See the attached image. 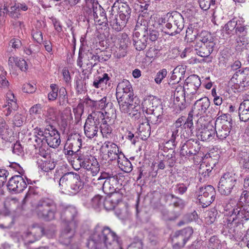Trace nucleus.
<instances>
[{
	"label": "nucleus",
	"mask_w": 249,
	"mask_h": 249,
	"mask_svg": "<svg viewBox=\"0 0 249 249\" xmlns=\"http://www.w3.org/2000/svg\"><path fill=\"white\" fill-rule=\"evenodd\" d=\"M89 249H115L119 247L118 236L108 227L97 225L87 243Z\"/></svg>",
	"instance_id": "1"
},
{
	"label": "nucleus",
	"mask_w": 249,
	"mask_h": 249,
	"mask_svg": "<svg viewBox=\"0 0 249 249\" xmlns=\"http://www.w3.org/2000/svg\"><path fill=\"white\" fill-rule=\"evenodd\" d=\"M157 24L163 32L173 36L179 34L184 28V19L180 13L174 11L160 18Z\"/></svg>",
	"instance_id": "2"
},
{
	"label": "nucleus",
	"mask_w": 249,
	"mask_h": 249,
	"mask_svg": "<svg viewBox=\"0 0 249 249\" xmlns=\"http://www.w3.org/2000/svg\"><path fill=\"white\" fill-rule=\"evenodd\" d=\"M226 214L229 215L230 221H236V223L243 222L249 219V201L245 199L239 200L236 203L227 204L224 207Z\"/></svg>",
	"instance_id": "3"
},
{
	"label": "nucleus",
	"mask_w": 249,
	"mask_h": 249,
	"mask_svg": "<svg viewBox=\"0 0 249 249\" xmlns=\"http://www.w3.org/2000/svg\"><path fill=\"white\" fill-rule=\"evenodd\" d=\"M32 211L38 217L49 221L54 218L57 206L53 199L44 197L32 204Z\"/></svg>",
	"instance_id": "4"
},
{
	"label": "nucleus",
	"mask_w": 249,
	"mask_h": 249,
	"mask_svg": "<svg viewBox=\"0 0 249 249\" xmlns=\"http://www.w3.org/2000/svg\"><path fill=\"white\" fill-rule=\"evenodd\" d=\"M105 119L104 114L101 111H94L89 114L84 125V133L89 139L98 136L101 121Z\"/></svg>",
	"instance_id": "5"
},
{
	"label": "nucleus",
	"mask_w": 249,
	"mask_h": 249,
	"mask_svg": "<svg viewBox=\"0 0 249 249\" xmlns=\"http://www.w3.org/2000/svg\"><path fill=\"white\" fill-rule=\"evenodd\" d=\"M59 186L70 195H74L82 189L83 184L78 174L68 172L59 179Z\"/></svg>",
	"instance_id": "6"
},
{
	"label": "nucleus",
	"mask_w": 249,
	"mask_h": 249,
	"mask_svg": "<svg viewBox=\"0 0 249 249\" xmlns=\"http://www.w3.org/2000/svg\"><path fill=\"white\" fill-rule=\"evenodd\" d=\"M117 176L116 174L111 172L101 173V175L96 180L93 178L92 180V183L94 185H97L100 183L102 185L103 191L107 194H112L114 193L116 189L118 184Z\"/></svg>",
	"instance_id": "7"
},
{
	"label": "nucleus",
	"mask_w": 249,
	"mask_h": 249,
	"mask_svg": "<svg viewBox=\"0 0 249 249\" xmlns=\"http://www.w3.org/2000/svg\"><path fill=\"white\" fill-rule=\"evenodd\" d=\"M232 120L229 115L224 114L218 117L215 122V133L220 140H225L231 132L232 127Z\"/></svg>",
	"instance_id": "8"
},
{
	"label": "nucleus",
	"mask_w": 249,
	"mask_h": 249,
	"mask_svg": "<svg viewBox=\"0 0 249 249\" xmlns=\"http://www.w3.org/2000/svg\"><path fill=\"white\" fill-rule=\"evenodd\" d=\"M237 182V176L232 172L224 174L218 184V191L222 195L228 196L231 194Z\"/></svg>",
	"instance_id": "9"
},
{
	"label": "nucleus",
	"mask_w": 249,
	"mask_h": 249,
	"mask_svg": "<svg viewBox=\"0 0 249 249\" xmlns=\"http://www.w3.org/2000/svg\"><path fill=\"white\" fill-rule=\"evenodd\" d=\"M80 166L86 170L87 174L92 177L97 175L100 171V165L97 160L93 157L81 155L77 159Z\"/></svg>",
	"instance_id": "10"
},
{
	"label": "nucleus",
	"mask_w": 249,
	"mask_h": 249,
	"mask_svg": "<svg viewBox=\"0 0 249 249\" xmlns=\"http://www.w3.org/2000/svg\"><path fill=\"white\" fill-rule=\"evenodd\" d=\"M214 188L211 185L200 188L196 192L197 199L204 208L209 206L214 200L215 196Z\"/></svg>",
	"instance_id": "11"
},
{
	"label": "nucleus",
	"mask_w": 249,
	"mask_h": 249,
	"mask_svg": "<svg viewBox=\"0 0 249 249\" xmlns=\"http://www.w3.org/2000/svg\"><path fill=\"white\" fill-rule=\"evenodd\" d=\"M193 118V114L190 112L185 122L184 117H180L176 121L173 126L184 130V132L181 131V135H183L184 138H188L193 133L194 129Z\"/></svg>",
	"instance_id": "12"
},
{
	"label": "nucleus",
	"mask_w": 249,
	"mask_h": 249,
	"mask_svg": "<svg viewBox=\"0 0 249 249\" xmlns=\"http://www.w3.org/2000/svg\"><path fill=\"white\" fill-rule=\"evenodd\" d=\"M201 85V82L198 76L192 75L186 80L184 85L185 92L187 95H191V100L197 99V90Z\"/></svg>",
	"instance_id": "13"
},
{
	"label": "nucleus",
	"mask_w": 249,
	"mask_h": 249,
	"mask_svg": "<svg viewBox=\"0 0 249 249\" xmlns=\"http://www.w3.org/2000/svg\"><path fill=\"white\" fill-rule=\"evenodd\" d=\"M248 27L247 25L245 24V20L242 18H238L235 33L237 36L235 40L239 46H244L248 43V39L246 36L248 34Z\"/></svg>",
	"instance_id": "14"
},
{
	"label": "nucleus",
	"mask_w": 249,
	"mask_h": 249,
	"mask_svg": "<svg viewBox=\"0 0 249 249\" xmlns=\"http://www.w3.org/2000/svg\"><path fill=\"white\" fill-rule=\"evenodd\" d=\"M130 82L127 80L120 82L116 88V96L117 100L130 98L134 96Z\"/></svg>",
	"instance_id": "15"
},
{
	"label": "nucleus",
	"mask_w": 249,
	"mask_h": 249,
	"mask_svg": "<svg viewBox=\"0 0 249 249\" xmlns=\"http://www.w3.org/2000/svg\"><path fill=\"white\" fill-rule=\"evenodd\" d=\"M210 104L211 102L208 97L200 98L195 102L191 112L193 115L197 116H202L206 113Z\"/></svg>",
	"instance_id": "16"
},
{
	"label": "nucleus",
	"mask_w": 249,
	"mask_h": 249,
	"mask_svg": "<svg viewBox=\"0 0 249 249\" xmlns=\"http://www.w3.org/2000/svg\"><path fill=\"white\" fill-rule=\"evenodd\" d=\"M232 82L239 85L240 87H246L249 86V68L236 71L231 78Z\"/></svg>",
	"instance_id": "17"
},
{
	"label": "nucleus",
	"mask_w": 249,
	"mask_h": 249,
	"mask_svg": "<svg viewBox=\"0 0 249 249\" xmlns=\"http://www.w3.org/2000/svg\"><path fill=\"white\" fill-rule=\"evenodd\" d=\"M27 187V183L21 176H15L8 181L7 188L10 191L20 193Z\"/></svg>",
	"instance_id": "18"
},
{
	"label": "nucleus",
	"mask_w": 249,
	"mask_h": 249,
	"mask_svg": "<svg viewBox=\"0 0 249 249\" xmlns=\"http://www.w3.org/2000/svg\"><path fill=\"white\" fill-rule=\"evenodd\" d=\"M160 100L154 96H148L144 98L142 104L143 112L146 113H152L154 111L157 110L160 105Z\"/></svg>",
	"instance_id": "19"
},
{
	"label": "nucleus",
	"mask_w": 249,
	"mask_h": 249,
	"mask_svg": "<svg viewBox=\"0 0 249 249\" xmlns=\"http://www.w3.org/2000/svg\"><path fill=\"white\" fill-rule=\"evenodd\" d=\"M92 12L95 22L99 25L106 27L108 25V20L104 9L99 5L97 2H93Z\"/></svg>",
	"instance_id": "20"
},
{
	"label": "nucleus",
	"mask_w": 249,
	"mask_h": 249,
	"mask_svg": "<svg viewBox=\"0 0 249 249\" xmlns=\"http://www.w3.org/2000/svg\"><path fill=\"white\" fill-rule=\"evenodd\" d=\"M102 149L107 152V156L110 160H117L121 154H123L122 151H119L117 145L111 142H106L102 146Z\"/></svg>",
	"instance_id": "21"
},
{
	"label": "nucleus",
	"mask_w": 249,
	"mask_h": 249,
	"mask_svg": "<svg viewBox=\"0 0 249 249\" xmlns=\"http://www.w3.org/2000/svg\"><path fill=\"white\" fill-rule=\"evenodd\" d=\"M116 9L118 10V14L120 18L128 21L130 18L131 9L126 2H122L120 0H117L111 8V11Z\"/></svg>",
	"instance_id": "22"
},
{
	"label": "nucleus",
	"mask_w": 249,
	"mask_h": 249,
	"mask_svg": "<svg viewBox=\"0 0 249 249\" xmlns=\"http://www.w3.org/2000/svg\"><path fill=\"white\" fill-rule=\"evenodd\" d=\"M49 134H48L43 143L45 145L53 148H57L61 143L60 135L58 131L50 126Z\"/></svg>",
	"instance_id": "23"
},
{
	"label": "nucleus",
	"mask_w": 249,
	"mask_h": 249,
	"mask_svg": "<svg viewBox=\"0 0 249 249\" xmlns=\"http://www.w3.org/2000/svg\"><path fill=\"white\" fill-rule=\"evenodd\" d=\"M74 228V226H69L68 224H63V229L59 238L61 244L65 245L70 244L75 233Z\"/></svg>",
	"instance_id": "24"
},
{
	"label": "nucleus",
	"mask_w": 249,
	"mask_h": 249,
	"mask_svg": "<svg viewBox=\"0 0 249 249\" xmlns=\"http://www.w3.org/2000/svg\"><path fill=\"white\" fill-rule=\"evenodd\" d=\"M77 213L76 208L73 206L67 207L61 214V219L63 224H68L69 226H75L74 217Z\"/></svg>",
	"instance_id": "25"
},
{
	"label": "nucleus",
	"mask_w": 249,
	"mask_h": 249,
	"mask_svg": "<svg viewBox=\"0 0 249 249\" xmlns=\"http://www.w3.org/2000/svg\"><path fill=\"white\" fill-rule=\"evenodd\" d=\"M127 22L125 19L120 18L119 16L113 14L112 11L108 17L109 25L117 32L121 31L125 26Z\"/></svg>",
	"instance_id": "26"
},
{
	"label": "nucleus",
	"mask_w": 249,
	"mask_h": 249,
	"mask_svg": "<svg viewBox=\"0 0 249 249\" xmlns=\"http://www.w3.org/2000/svg\"><path fill=\"white\" fill-rule=\"evenodd\" d=\"M42 231L43 230L40 228H32L22 235L25 244L32 243L38 240L42 234Z\"/></svg>",
	"instance_id": "27"
},
{
	"label": "nucleus",
	"mask_w": 249,
	"mask_h": 249,
	"mask_svg": "<svg viewBox=\"0 0 249 249\" xmlns=\"http://www.w3.org/2000/svg\"><path fill=\"white\" fill-rule=\"evenodd\" d=\"M82 143L81 136L78 133H73L69 136L65 145L76 153L81 148Z\"/></svg>",
	"instance_id": "28"
},
{
	"label": "nucleus",
	"mask_w": 249,
	"mask_h": 249,
	"mask_svg": "<svg viewBox=\"0 0 249 249\" xmlns=\"http://www.w3.org/2000/svg\"><path fill=\"white\" fill-rule=\"evenodd\" d=\"M6 104L3 105L5 108L4 114L6 116H9L12 112L13 110H16L18 108L17 100L13 93L9 91L6 94Z\"/></svg>",
	"instance_id": "29"
},
{
	"label": "nucleus",
	"mask_w": 249,
	"mask_h": 249,
	"mask_svg": "<svg viewBox=\"0 0 249 249\" xmlns=\"http://www.w3.org/2000/svg\"><path fill=\"white\" fill-rule=\"evenodd\" d=\"M133 45L136 49L138 51L144 50L148 43V36L143 35L140 36V33L135 31L133 34Z\"/></svg>",
	"instance_id": "30"
},
{
	"label": "nucleus",
	"mask_w": 249,
	"mask_h": 249,
	"mask_svg": "<svg viewBox=\"0 0 249 249\" xmlns=\"http://www.w3.org/2000/svg\"><path fill=\"white\" fill-rule=\"evenodd\" d=\"M139 127L138 130L142 139H146L150 135V126L148 119L143 115L138 121Z\"/></svg>",
	"instance_id": "31"
},
{
	"label": "nucleus",
	"mask_w": 249,
	"mask_h": 249,
	"mask_svg": "<svg viewBox=\"0 0 249 249\" xmlns=\"http://www.w3.org/2000/svg\"><path fill=\"white\" fill-rule=\"evenodd\" d=\"M134 96L130 97V98H127V99H122L117 100L120 107V111L122 113L129 114L132 111L133 108H134L136 102L134 101Z\"/></svg>",
	"instance_id": "32"
},
{
	"label": "nucleus",
	"mask_w": 249,
	"mask_h": 249,
	"mask_svg": "<svg viewBox=\"0 0 249 249\" xmlns=\"http://www.w3.org/2000/svg\"><path fill=\"white\" fill-rule=\"evenodd\" d=\"M104 197L100 195H96L90 200L84 203L85 207L89 209H93L99 211L103 207Z\"/></svg>",
	"instance_id": "33"
},
{
	"label": "nucleus",
	"mask_w": 249,
	"mask_h": 249,
	"mask_svg": "<svg viewBox=\"0 0 249 249\" xmlns=\"http://www.w3.org/2000/svg\"><path fill=\"white\" fill-rule=\"evenodd\" d=\"M50 127L46 128L44 130L40 128L36 127L34 129V134L35 136L36 144L35 145L43 144L48 134H49Z\"/></svg>",
	"instance_id": "34"
},
{
	"label": "nucleus",
	"mask_w": 249,
	"mask_h": 249,
	"mask_svg": "<svg viewBox=\"0 0 249 249\" xmlns=\"http://www.w3.org/2000/svg\"><path fill=\"white\" fill-rule=\"evenodd\" d=\"M238 114L241 121L246 122L249 120V100H244L240 104Z\"/></svg>",
	"instance_id": "35"
},
{
	"label": "nucleus",
	"mask_w": 249,
	"mask_h": 249,
	"mask_svg": "<svg viewBox=\"0 0 249 249\" xmlns=\"http://www.w3.org/2000/svg\"><path fill=\"white\" fill-rule=\"evenodd\" d=\"M38 167L43 171L47 172L51 171L55 168V162L54 159H38L36 161Z\"/></svg>",
	"instance_id": "36"
},
{
	"label": "nucleus",
	"mask_w": 249,
	"mask_h": 249,
	"mask_svg": "<svg viewBox=\"0 0 249 249\" xmlns=\"http://www.w3.org/2000/svg\"><path fill=\"white\" fill-rule=\"evenodd\" d=\"M213 48L208 45L197 42L195 45V51L198 55L205 57L210 55L213 51Z\"/></svg>",
	"instance_id": "37"
},
{
	"label": "nucleus",
	"mask_w": 249,
	"mask_h": 249,
	"mask_svg": "<svg viewBox=\"0 0 249 249\" xmlns=\"http://www.w3.org/2000/svg\"><path fill=\"white\" fill-rule=\"evenodd\" d=\"M196 38L199 41L197 43L208 45L213 47H214L215 45L213 37L211 34L208 32L202 31L197 35Z\"/></svg>",
	"instance_id": "38"
},
{
	"label": "nucleus",
	"mask_w": 249,
	"mask_h": 249,
	"mask_svg": "<svg viewBox=\"0 0 249 249\" xmlns=\"http://www.w3.org/2000/svg\"><path fill=\"white\" fill-rule=\"evenodd\" d=\"M181 131L184 132V130L180 128L172 126L171 131H168L167 137H169V139L166 142V144L168 145L171 143L172 147H170V149H172L176 146L177 144L176 139L179 136V132L180 131V133Z\"/></svg>",
	"instance_id": "39"
},
{
	"label": "nucleus",
	"mask_w": 249,
	"mask_h": 249,
	"mask_svg": "<svg viewBox=\"0 0 249 249\" xmlns=\"http://www.w3.org/2000/svg\"><path fill=\"white\" fill-rule=\"evenodd\" d=\"M171 238L173 248L174 249H180L183 248L186 243V241L178 231H176L174 232L171 235Z\"/></svg>",
	"instance_id": "40"
},
{
	"label": "nucleus",
	"mask_w": 249,
	"mask_h": 249,
	"mask_svg": "<svg viewBox=\"0 0 249 249\" xmlns=\"http://www.w3.org/2000/svg\"><path fill=\"white\" fill-rule=\"evenodd\" d=\"M120 158L117 160L119 167L123 171L126 173H129L132 170V164L131 162L126 159L124 155L121 154Z\"/></svg>",
	"instance_id": "41"
},
{
	"label": "nucleus",
	"mask_w": 249,
	"mask_h": 249,
	"mask_svg": "<svg viewBox=\"0 0 249 249\" xmlns=\"http://www.w3.org/2000/svg\"><path fill=\"white\" fill-rule=\"evenodd\" d=\"M215 134V128L213 125L203 128L199 133L201 140L206 141L211 140Z\"/></svg>",
	"instance_id": "42"
},
{
	"label": "nucleus",
	"mask_w": 249,
	"mask_h": 249,
	"mask_svg": "<svg viewBox=\"0 0 249 249\" xmlns=\"http://www.w3.org/2000/svg\"><path fill=\"white\" fill-rule=\"evenodd\" d=\"M3 10L9 17L14 19L18 18L21 16V13L18 10L14 1H11L8 5L5 6Z\"/></svg>",
	"instance_id": "43"
},
{
	"label": "nucleus",
	"mask_w": 249,
	"mask_h": 249,
	"mask_svg": "<svg viewBox=\"0 0 249 249\" xmlns=\"http://www.w3.org/2000/svg\"><path fill=\"white\" fill-rule=\"evenodd\" d=\"M110 78L107 73H103L102 75L97 76L93 82V86L95 88H103L106 85Z\"/></svg>",
	"instance_id": "44"
},
{
	"label": "nucleus",
	"mask_w": 249,
	"mask_h": 249,
	"mask_svg": "<svg viewBox=\"0 0 249 249\" xmlns=\"http://www.w3.org/2000/svg\"><path fill=\"white\" fill-rule=\"evenodd\" d=\"M84 61L89 68L92 69L96 63V54L88 51L84 56Z\"/></svg>",
	"instance_id": "45"
},
{
	"label": "nucleus",
	"mask_w": 249,
	"mask_h": 249,
	"mask_svg": "<svg viewBox=\"0 0 249 249\" xmlns=\"http://www.w3.org/2000/svg\"><path fill=\"white\" fill-rule=\"evenodd\" d=\"M238 22V18H233L225 25L224 30L228 35H233Z\"/></svg>",
	"instance_id": "46"
},
{
	"label": "nucleus",
	"mask_w": 249,
	"mask_h": 249,
	"mask_svg": "<svg viewBox=\"0 0 249 249\" xmlns=\"http://www.w3.org/2000/svg\"><path fill=\"white\" fill-rule=\"evenodd\" d=\"M185 72V71L182 67L178 66L173 70L170 79L178 83L181 80L182 77H183V75Z\"/></svg>",
	"instance_id": "47"
},
{
	"label": "nucleus",
	"mask_w": 249,
	"mask_h": 249,
	"mask_svg": "<svg viewBox=\"0 0 249 249\" xmlns=\"http://www.w3.org/2000/svg\"><path fill=\"white\" fill-rule=\"evenodd\" d=\"M213 168V167L209 164L205 163H201L198 170V173L201 176L200 178L202 179L203 178L204 179L208 178Z\"/></svg>",
	"instance_id": "48"
},
{
	"label": "nucleus",
	"mask_w": 249,
	"mask_h": 249,
	"mask_svg": "<svg viewBox=\"0 0 249 249\" xmlns=\"http://www.w3.org/2000/svg\"><path fill=\"white\" fill-rule=\"evenodd\" d=\"M36 148H38L39 154L42 157V159H49L52 158L49 149L47 145H36Z\"/></svg>",
	"instance_id": "49"
},
{
	"label": "nucleus",
	"mask_w": 249,
	"mask_h": 249,
	"mask_svg": "<svg viewBox=\"0 0 249 249\" xmlns=\"http://www.w3.org/2000/svg\"><path fill=\"white\" fill-rule=\"evenodd\" d=\"M187 146L190 149L189 152L192 155H196L200 149L199 144L196 141L189 140L186 142Z\"/></svg>",
	"instance_id": "50"
},
{
	"label": "nucleus",
	"mask_w": 249,
	"mask_h": 249,
	"mask_svg": "<svg viewBox=\"0 0 249 249\" xmlns=\"http://www.w3.org/2000/svg\"><path fill=\"white\" fill-rule=\"evenodd\" d=\"M244 188L245 190L240 196V200L246 199L249 201V176H247L244 180Z\"/></svg>",
	"instance_id": "51"
},
{
	"label": "nucleus",
	"mask_w": 249,
	"mask_h": 249,
	"mask_svg": "<svg viewBox=\"0 0 249 249\" xmlns=\"http://www.w3.org/2000/svg\"><path fill=\"white\" fill-rule=\"evenodd\" d=\"M8 135V126L2 118H0V138L5 139Z\"/></svg>",
	"instance_id": "52"
},
{
	"label": "nucleus",
	"mask_w": 249,
	"mask_h": 249,
	"mask_svg": "<svg viewBox=\"0 0 249 249\" xmlns=\"http://www.w3.org/2000/svg\"><path fill=\"white\" fill-rule=\"evenodd\" d=\"M178 231L182 236L186 242L190 239L193 233V229L189 227Z\"/></svg>",
	"instance_id": "53"
},
{
	"label": "nucleus",
	"mask_w": 249,
	"mask_h": 249,
	"mask_svg": "<svg viewBox=\"0 0 249 249\" xmlns=\"http://www.w3.org/2000/svg\"><path fill=\"white\" fill-rule=\"evenodd\" d=\"M141 107L139 105L138 103H136L134 106V109H132V111L130 112L128 114L130 117L134 118L135 120H138V121L141 119V114L140 112Z\"/></svg>",
	"instance_id": "54"
},
{
	"label": "nucleus",
	"mask_w": 249,
	"mask_h": 249,
	"mask_svg": "<svg viewBox=\"0 0 249 249\" xmlns=\"http://www.w3.org/2000/svg\"><path fill=\"white\" fill-rule=\"evenodd\" d=\"M3 222L0 223V228L2 229H9L13 224V219L12 216H7L2 217Z\"/></svg>",
	"instance_id": "55"
},
{
	"label": "nucleus",
	"mask_w": 249,
	"mask_h": 249,
	"mask_svg": "<svg viewBox=\"0 0 249 249\" xmlns=\"http://www.w3.org/2000/svg\"><path fill=\"white\" fill-rule=\"evenodd\" d=\"M147 114H150L151 116L148 117V122L149 121L153 124H159L160 121H159V119H161V115L160 113L157 112V110L154 111L152 113H146Z\"/></svg>",
	"instance_id": "56"
},
{
	"label": "nucleus",
	"mask_w": 249,
	"mask_h": 249,
	"mask_svg": "<svg viewBox=\"0 0 249 249\" xmlns=\"http://www.w3.org/2000/svg\"><path fill=\"white\" fill-rule=\"evenodd\" d=\"M51 91L48 94V99L49 100H54L58 96V87L55 84H51L50 86Z\"/></svg>",
	"instance_id": "57"
},
{
	"label": "nucleus",
	"mask_w": 249,
	"mask_h": 249,
	"mask_svg": "<svg viewBox=\"0 0 249 249\" xmlns=\"http://www.w3.org/2000/svg\"><path fill=\"white\" fill-rule=\"evenodd\" d=\"M100 128L99 131L102 133L103 137H107V134H110L112 131L111 127L107 124L106 121L101 124L100 123Z\"/></svg>",
	"instance_id": "58"
},
{
	"label": "nucleus",
	"mask_w": 249,
	"mask_h": 249,
	"mask_svg": "<svg viewBox=\"0 0 249 249\" xmlns=\"http://www.w3.org/2000/svg\"><path fill=\"white\" fill-rule=\"evenodd\" d=\"M24 120V117L21 114L17 113L13 118V124L16 126H20L22 125Z\"/></svg>",
	"instance_id": "59"
},
{
	"label": "nucleus",
	"mask_w": 249,
	"mask_h": 249,
	"mask_svg": "<svg viewBox=\"0 0 249 249\" xmlns=\"http://www.w3.org/2000/svg\"><path fill=\"white\" fill-rule=\"evenodd\" d=\"M41 105L38 104L35 105L30 109L29 112L30 115L34 117L39 116L41 112Z\"/></svg>",
	"instance_id": "60"
},
{
	"label": "nucleus",
	"mask_w": 249,
	"mask_h": 249,
	"mask_svg": "<svg viewBox=\"0 0 249 249\" xmlns=\"http://www.w3.org/2000/svg\"><path fill=\"white\" fill-rule=\"evenodd\" d=\"M167 71L165 69H163L160 71L158 72H157L155 78V81L158 84H160L161 83L162 80L166 77L167 75Z\"/></svg>",
	"instance_id": "61"
},
{
	"label": "nucleus",
	"mask_w": 249,
	"mask_h": 249,
	"mask_svg": "<svg viewBox=\"0 0 249 249\" xmlns=\"http://www.w3.org/2000/svg\"><path fill=\"white\" fill-rule=\"evenodd\" d=\"M214 2V0H199V6L204 11L208 10L211 5L213 4Z\"/></svg>",
	"instance_id": "62"
},
{
	"label": "nucleus",
	"mask_w": 249,
	"mask_h": 249,
	"mask_svg": "<svg viewBox=\"0 0 249 249\" xmlns=\"http://www.w3.org/2000/svg\"><path fill=\"white\" fill-rule=\"evenodd\" d=\"M106 102L107 98L106 97H104L100 100L95 101L93 105L96 109L102 110L104 109L107 105Z\"/></svg>",
	"instance_id": "63"
},
{
	"label": "nucleus",
	"mask_w": 249,
	"mask_h": 249,
	"mask_svg": "<svg viewBox=\"0 0 249 249\" xmlns=\"http://www.w3.org/2000/svg\"><path fill=\"white\" fill-rule=\"evenodd\" d=\"M160 54V50L155 47L150 48L146 53V56L150 58L157 57Z\"/></svg>",
	"instance_id": "64"
}]
</instances>
